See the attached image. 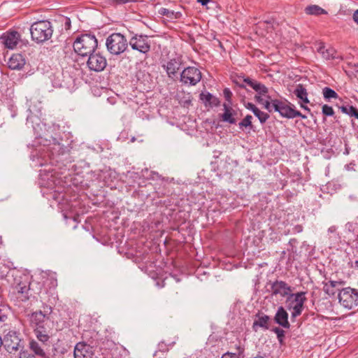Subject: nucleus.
Masks as SVG:
<instances>
[{
    "mask_svg": "<svg viewBox=\"0 0 358 358\" xmlns=\"http://www.w3.org/2000/svg\"><path fill=\"white\" fill-rule=\"evenodd\" d=\"M182 64V58L180 57L171 59L167 62L166 64H164L162 66L166 70L168 76L171 78H173L177 71L180 69Z\"/></svg>",
    "mask_w": 358,
    "mask_h": 358,
    "instance_id": "obj_16",
    "label": "nucleus"
},
{
    "mask_svg": "<svg viewBox=\"0 0 358 358\" xmlns=\"http://www.w3.org/2000/svg\"><path fill=\"white\" fill-rule=\"evenodd\" d=\"M274 321L281 327L289 329L288 313L282 306H280L274 316Z\"/></svg>",
    "mask_w": 358,
    "mask_h": 358,
    "instance_id": "obj_23",
    "label": "nucleus"
},
{
    "mask_svg": "<svg viewBox=\"0 0 358 358\" xmlns=\"http://www.w3.org/2000/svg\"><path fill=\"white\" fill-rule=\"evenodd\" d=\"M322 94L325 100L329 101L331 99H337L338 94L330 87H325L322 89Z\"/></svg>",
    "mask_w": 358,
    "mask_h": 358,
    "instance_id": "obj_33",
    "label": "nucleus"
},
{
    "mask_svg": "<svg viewBox=\"0 0 358 358\" xmlns=\"http://www.w3.org/2000/svg\"><path fill=\"white\" fill-rule=\"evenodd\" d=\"M128 44L129 42L125 36L120 33H113L106 38V41L108 52L115 55L124 52L127 48Z\"/></svg>",
    "mask_w": 358,
    "mask_h": 358,
    "instance_id": "obj_5",
    "label": "nucleus"
},
{
    "mask_svg": "<svg viewBox=\"0 0 358 358\" xmlns=\"http://www.w3.org/2000/svg\"><path fill=\"white\" fill-rule=\"evenodd\" d=\"M49 78L52 85L55 88L69 89L73 82V79L70 76H65L62 71H59L52 73Z\"/></svg>",
    "mask_w": 358,
    "mask_h": 358,
    "instance_id": "obj_12",
    "label": "nucleus"
},
{
    "mask_svg": "<svg viewBox=\"0 0 358 358\" xmlns=\"http://www.w3.org/2000/svg\"><path fill=\"white\" fill-rule=\"evenodd\" d=\"M339 109L342 113L350 115V117H355L358 120V110L352 106L343 105L339 107Z\"/></svg>",
    "mask_w": 358,
    "mask_h": 358,
    "instance_id": "obj_32",
    "label": "nucleus"
},
{
    "mask_svg": "<svg viewBox=\"0 0 358 358\" xmlns=\"http://www.w3.org/2000/svg\"><path fill=\"white\" fill-rule=\"evenodd\" d=\"M277 335V338L279 343L282 345L285 338V331L279 327H275L272 329Z\"/></svg>",
    "mask_w": 358,
    "mask_h": 358,
    "instance_id": "obj_37",
    "label": "nucleus"
},
{
    "mask_svg": "<svg viewBox=\"0 0 358 358\" xmlns=\"http://www.w3.org/2000/svg\"><path fill=\"white\" fill-rule=\"evenodd\" d=\"M243 82L252 88L259 94L266 96V94L268 92V88L264 85L249 77L244 78Z\"/></svg>",
    "mask_w": 358,
    "mask_h": 358,
    "instance_id": "obj_24",
    "label": "nucleus"
},
{
    "mask_svg": "<svg viewBox=\"0 0 358 358\" xmlns=\"http://www.w3.org/2000/svg\"><path fill=\"white\" fill-rule=\"evenodd\" d=\"M262 96V94H256V95H255V100H256L259 103H262H262H264V99L262 98V96Z\"/></svg>",
    "mask_w": 358,
    "mask_h": 358,
    "instance_id": "obj_48",
    "label": "nucleus"
},
{
    "mask_svg": "<svg viewBox=\"0 0 358 358\" xmlns=\"http://www.w3.org/2000/svg\"><path fill=\"white\" fill-rule=\"evenodd\" d=\"M245 106L247 109L252 111V113H254L255 110H256L257 108V107L255 104H253L252 103H250V102L245 104Z\"/></svg>",
    "mask_w": 358,
    "mask_h": 358,
    "instance_id": "obj_45",
    "label": "nucleus"
},
{
    "mask_svg": "<svg viewBox=\"0 0 358 358\" xmlns=\"http://www.w3.org/2000/svg\"><path fill=\"white\" fill-rule=\"evenodd\" d=\"M253 113L262 124L265 123L270 117L268 113L261 111L258 108L255 110Z\"/></svg>",
    "mask_w": 358,
    "mask_h": 358,
    "instance_id": "obj_34",
    "label": "nucleus"
},
{
    "mask_svg": "<svg viewBox=\"0 0 358 358\" xmlns=\"http://www.w3.org/2000/svg\"><path fill=\"white\" fill-rule=\"evenodd\" d=\"M221 358H238L236 353L227 352L222 355Z\"/></svg>",
    "mask_w": 358,
    "mask_h": 358,
    "instance_id": "obj_47",
    "label": "nucleus"
},
{
    "mask_svg": "<svg viewBox=\"0 0 358 358\" xmlns=\"http://www.w3.org/2000/svg\"><path fill=\"white\" fill-rule=\"evenodd\" d=\"M47 145V151L52 157L63 155L70 151L69 146L64 145L62 138H51Z\"/></svg>",
    "mask_w": 358,
    "mask_h": 358,
    "instance_id": "obj_13",
    "label": "nucleus"
},
{
    "mask_svg": "<svg viewBox=\"0 0 358 358\" xmlns=\"http://www.w3.org/2000/svg\"><path fill=\"white\" fill-rule=\"evenodd\" d=\"M31 36L33 41L40 43L49 40L52 35V24L48 20H40L34 22L30 27Z\"/></svg>",
    "mask_w": 358,
    "mask_h": 358,
    "instance_id": "obj_2",
    "label": "nucleus"
},
{
    "mask_svg": "<svg viewBox=\"0 0 358 358\" xmlns=\"http://www.w3.org/2000/svg\"><path fill=\"white\" fill-rule=\"evenodd\" d=\"M98 45L95 36L85 34L78 36L73 42V47L75 52L82 57L90 56L94 52Z\"/></svg>",
    "mask_w": 358,
    "mask_h": 358,
    "instance_id": "obj_1",
    "label": "nucleus"
},
{
    "mask_svg": "<svg viewBox=\"0 0 358 358\" xmlns=\"http://www.w3.org/2000/svg\"><path fill=\"white\" fill-rule=\"evenodd\" d=\"M210 1V0H197V1L203 6L206 5Z\"/></svg>",
    "mask_w": 358,
    "mask_h": 358,
    "instance_id": "obj_53",
    "label": "nucleus"
},
{
    "mask_svg": "<svg viewBox=\"0 0 358 358\" xmlns=\"http://www.w3.org/2000/svg\"><path fill=\"white\" fill-rule=\"evenodd\" d=\"M43 308V310H41L43 315L45 316V317L50 318V315L52 311V307L49 305L44 304Z\"/></svg>",
    "mask_w": 358,
    "mask_h": 358,
    "instance_id": "obj_40",
    "label": "nucleus"
},
{
    "mask_svg": "<svg viewBox=\"0 0 358 358\" xmlns=\"http://www.w3.org/2000/svg\"><path fill=\"white\" fill-rule=\"evenodd\" d=\"M231 104H227L226 103L223 104L224 113L222 114L221 118L223 122H228L229 124H236V120L234 115L237 113L231 108Z\"/></svg>",
    "mask_w": 358,
    "mask_h": 358,
    "instance_id": "obj_25",
    "label": "nucleus"
},
{
    "mask_svg": "<svg viewBox=\"0 0 358 358\" xmlns=\"http://www.w3.org/2000/svg\"><path fill=\"white\" fill-rule=\"evenodd\" d=\"M306 299L305 292H300L295 294L291 293L287 297L286 303H288L287 308L293 310L292 312V317H296L301 314Z\"/></svg>",
    "mask_w": 358,
    "mask_h": 358,
    "instance_id": "obj_7",
    "label": "nucleus"
},
{
    "mask_svg": "<svg viewBox=\"0 0 358 358\" xmlns=\"http://www.w3.org/2000/svg\"><path fill=\"white\" fill-rule=\"evenodd\" d=\"M306 13L308 15H320L327 14V12L317 5H310L306 8Z\"/></svg>",
    "mask_w": 358,
    "mask_h": 358,
    "instance_id": "obj_29",
    "label": "nucleus"
},
{
    "mask_svg": "<svg viewBox=\"0 0 358 358\" xmlns=\"http://www.w3.org/2000/svg\"><path fill=\"white\" fill-rule=\"evenodd\" d=\"M65 27L66 29H69L71 27V20H70V18H69V17L66 18Z\"/></svg>",
    "mask_w": 358,
    "mask_h": 358,
    "instance_id": "obj_52",
    "label": "nucleus"
},
{
    "mask_svg": "<svg viewBox=\"0 0 358 358\" xmlns=\"http://www.w3.org/2000/svg\"><path fill=\"white\" fill-rule=\"evenodd\" d=\"M129 44L133 50L143 54L149 52L151 48L148 36L143 34H135L130 38Z\"/></svg>",
    "mask_w": 358,
    "mask_h": 358,
    "instance_id": "obj_10",
    "label": "nucleus"
},
{
    "mask_svg": "<svg viewBox=\"0 0 358 358\" xmlns=\"http://www.w3.org/2000/svg\"><path fill=\"white\" fill-rule=\"evenodd\" d=\"M44 164H45L44 163H43V162H40V163L38 164V166H43Z\"/></svg>",
    "mask_w": 358,
    "mask_h": 358,
    "instance_id": "obj_56",
    "label": "nucleus"
},
{
    "mask_svg": "<svg viewBox=\"0 0 358 358\" xmlns=\"http://www.w3.org/2000/svg\"><path fill=\"white\" fill-rule=\"evenodd\" d=\"M264 22H265V23H266V24H270V25H271V27L272 29H273V28H274V27H273V24H274L275 21H274V20H273V19H271V20H266Z\"/></svg>",
    "mask_w": 358,
    "mask_h": 358,
    "instance_id": "obj_51",
    "label": "nucleus"
},
{
    "mask_svg": "<svg viewBox=\"0 0 358 358\" xmlns=\"http://www.w3.org/2000/svg\"><path fill=\"white\" fill-rule=\"evenodd\" d=\"M7 319V315L4 313V310L0 308V322H4Z\"/></svg>",
    "mask_w": 358,
    "mask_h": 358,
    "instance_id": "obj_46",
    "label": "nucleus"
},
{
    "mask_svg": "<svg viewBox=\"0 0 358 358\" xmlns=\"http://www.w3.org/2000/svg\"><path fill=\"white\" fill-rule=\"evenodd\" d=\"M200 99L206 106L217 107L220 104V99L208 92H201L200 94Z\"/></svg>",
    "mask_w": 358,
    "mask_h": 358,
    "instance_id": "obj_26",
    "label": "nucleus"
},
{
    "mask_svg": "<svg viewBox=\"0 0 358 358\" xmlns=\"http://www.w3.org/2000/svg\"><path fill=\"white\" fill-rule=\"evenodd\" d=\"M117 5H121L127 3L129 0H113Z\"/></svg>",
    "mask_w": 358,
    "mask_h": 358,
    "instance_id": "obj_49",
    "label": "nucleus"
},
{
    "mask_svg": "<svg viewBox=\"0 0 358 358\" xmlns=\"http://www.w3.org/2000/svg\"><path fill=\"white\" fill-rule=\"evenodd\" d=\"M294 94L299 99L301 102H299L300 106L308 112H310V109L303 103H308L309 99L308 98V92L304 86L301 84H299L294 91Z\"/></svg>",
    "mask_w": 358,
    "mask_h": 358,
    "instance_id": "obj_20",
    "label": "nucleus"
},
{
    "mask_svg": "<svg viewBox=\"0 0 358 358\" xmlns=\"http://www.w3.org/2000/svg\"><path fill=\"white\" fill-rule=\"evenodd\" d=\"M266 98L268 99L267 100L264 101V103H262L264 106V108L268 110V111H271V108L273 107L272 106V100L271 96H266Z\"/></svg>",
    "mask_w": 358,
    "mask_h": 358,
    "instance_id": "obj_41",
    "label": "nucleus"
},
{
    "mask_svg": "<svg viewBox=\"0 0 358 358\" xmlns=\"http://www.w3.org/2000/svg\"><path fill=\"white\" fill-rule=\"evenodd\" d=\"M7 64L12 70H20L25 64V59L21 54H13L9 58Z\"/></svg>",
    "mask_w": 358,
    "mask_h": 358,
    "instance_id": "obj_22",
    "label": "nucleus"
},
{
    "mask_svg": "<svg viewBox=\"0 0 358 358\" xmlns=\"http://www.w3.org/2000/svg\"><path fill=\"white\" fill-rule=\"evenodd\" d=\"M224 96L227 101V104H231L232 92L229 88H225L223 90Z\"/></svg>",
    "mask_w": 358,
    "mask_h": 358,
    "instance_id": "obj_39",
    "label": "nucleus"
},
{
    "mask_svg": "<svg viewBox=\"0 0 358 358\" xmlns=\"http://www.w3.org/2000/svg\"><path fill=\"white\" fill-rule=\"evenodd\" d=\"M336 53V51L334 48H329L325 50V52H323V55L322 57L325 59H333L337 58Z\"/></svg>",
    "mask_w": 358,
    "mask_h": 358,
    "instance_id": "obj_36",
    "label": "nucleus"
},
{
    "mask_svg": "<svg viewBox=\"0 0 358 358\" xmlns=\"http://www.w3.org/2000/svg\"><path fill=\"white\" fill-rule=\"evenodd\" d=\"M343 281H335V280H329L327 282L324 284L323 290L328 295H334L336 293L335 288L341 285H343Z\"/></svg>",
    "mask_w": 358,
    "mask_h": 358,
    "instance_id": "obj_28",
    "label": "nucleus"
},
{
    "mask_svg": "<svg viewBox=\"0 0 358 358\" xmlns=\"http://www.w3.org/2000/svg\"><path fill=\"white\" fill-rule=\"evenodd\" d=\"M20 34L16 31L7 32L2 36L3 43L7 48L13 49L20 40Z\"/></svg>",
    "mask_w": 358,
    "mask_h": 358,
    "instance_id": "obj_21",
    "label": "nucleus"
},
{
    "mask_svg": "<svg viewBox=\"0 0 358 358\" xmlns=\"http://www.w3.org/2000/svg\"><path fill=\"white\" fill-rule=\"evenodd\" d=\"M271 295H280L282 297L288 296L292 292V287L282 280H275L271 284Z\"/></svg>",
    "mask_w": 358,
    "mask_h": 358,
    "instance_id": "obj_15",
    "label": "nucleus"
},
{
    "mask_svg": "<svg viewBox=\"0 0 358 358\" xmlns=\"http://www.w3.org/2000/svg\"><path fill=\"white\" fill-rule=\"evenodd\" d=\"M50 284H51L53 287H56V286H57V280H56V279H54V278L50 279Z\"/></svg>",
    "mask_w": 358,
    "mask_h": 358,
    "instance_id": "obj_54",
    "label": "nucleus"
},
{
    "mask_svg": "<svg viewBox=\"0 0 358 358\" xmlns=\"http://www.w3.org/2000/svg\"><path fill=\"white\" fill-rule=\"evenodd\" d=\"M352 18H353V20L357 23L358 24V10H356L354 13H353V16H352Z\"/></svg>",
    "mask_w": 358,
    "mask_h": 358,
    "instance_id": "obj_50",
    "label": "nucleus"
},
{
    "mask_svg": "<svg viewBox=\"0 0 358 358\" xmlns=\"http://www.w3.org/2000/svg\"><path fill=\"white\" fill-rule=\"evenodd\" d=\"M50 346L48 343H39L35 340L29 341V348L37 356L41 358H48L46 353L48 348Z\"/></svg>",
    "mask_w": 358,
    "mask_h": 358,
    "instance_id": "obj_18",
    "label": "nucleus"
},
{
    "mask_svg": "<svg viewBox=\"0 0 358 358\" xmlns=\"http://www.w3.org/2000/svg\"><path fill=\"white\" fill-rule=\"evenodd\" d=\"M327 48H325L323 43H320L317 47V52H319L322 56L323 55V52H325Z\"/></svg>",
    "mask_w": 358,
    "mask_h": 358,
    "instance_id": "obj_44",
    "label": "nucleus"
},
{
    "mask_svg": "<svg viewBox=\"0 0 358 358\" xmlns=\"http://www.w3.org/2000/svg\"><path fill=\"white\" fill-rule=\"evenodd\" d=\"M272 106L274 110L278 112L283 117L288 119H293L296 117H300L302 119L307 118V117L303 115L300 111L296 110L294 108V105L291 104L287 100H272Z\"/></svg>",
    "mask_w": 358,
    "mask_h": 358,
    "instance_id": "obj_6",
    "label": "nucleus"
},
{
    "mask_svg": "<svg viewBox=\"0 0 358 358\" xmlns=\"http://www.w3.org/2000/svg\"><path fill=\"white\" fill-rule=\"evenodd\" d=\"M327 48H325L323 43H320L317 47V52H319L322 56L323 55V52H325Z\"/></svg>",
    "mask_w": 358,
    "mask_h": 358,
    "instance_id": "obj_43",
    "label": "nucleus"
},
{
    "mask_svg": "<svg viewBox=\"0 0 358 358\" xmlns=\"http://www.w3.org/2000/svg\"><path fill=\"white\" fill-rule=\"evenodd\" d=\"M87 64L90 70L99 72L104 70L107 66V61L99 52H94L90 55Z\"/></svg>",
    "mask_w": 358,
    "mask_h": 358,
    "instance_id": "obj_14",
    "label": "nucleus"
},
{
    "mask_svg": "<svg viewBox=\"0 0 358 358\" xmlns=\"http://www.w3.org/2000/svg\"><path fill=\"white\" fill-rule=\"evenodd\" d=\"M327 48H325L323 43H320L317 47V52H319L322 56L323 55V52H325Z\"/></svg>",
    "mask_w": 358,
    "mask_h": 358,
    "instance_id": "obj_42",
    "label": "nucleus"
},
{
    "mask_svg": "<svg viewBox=\"0 0 358 358\" xmlns=\"http://www.w3.org/2000/svg\"><path fill=\"white\" fill-rule=\"evenodd\" d=\"M252 117L250 115H247L241 122H239L238 126L240 129H243V127H250L251 129L252 128Z\"/></svg>",
    "mask_w": 358,
    "mask_h": 358,
    "instance_id": "obj_35",
    "label": "nucleus"
},
{
    "mask_svg": "<svg viewBox=\"0 0 358 358\" xmlns=\"http://www.w3.org/2000/svg\"><path fill=\"white\" fill-rule=\"evenodd\" d=\"M201 71L194 66L185 68L180 73V82L188 86H194L201 80Z\"/></svg>",
    "mask_w": 358,
    "mask_h": 358,
    "instance_id": "obj_9",
    "label": "nucleus"
},
{
    "mask_svg": "<svg viewBox=\"0 0 358 358\" xmlns=\"http://www.w3.org/2000/svg\"><path fill=\"white\" fill-rule=\"evenodd\" d=\"M297 232H301L302 231V227L301 225H297L295 227Z\"/></svg>",
    "mask_w": 358,
    "mask_h": 358,
    "instance_id": "obj_55",
    "label": "nucleus"
},
{
    "mask_svg": "<svg viewBox=\"0 0 358 358\" xmlns=\"http://www.w3.org/2000/svg\"><path fill=\"white\" fill-rule=\"evenodd\" d=\"M339 303L347 309H352L358 305V290L351 287L342 289L338 293Z\"/></svg>",
    "mask_w": 358,
    "mask_h": 358,
    "instance_id": "obj_8",
    "label": "nucleus"
},
{
    "mask_svg": "<svg viewBox=\"0 0 358 358\" xmlns=\"http://www.w3.org/2000/svg\"><path fill=\"white\" fill-rule=\"evenodd\" d=\"M355 265L358 267V259L355 261Z\"/></svg>",
    "mask_w": 358,
    "mask_h": 358,
    "instance_id": "obj_57",
    "label": "nucleus"
},
{
    "mask_svg": "<svg viewBox=\"0 0 358 358\" xmlns=\"http://www.w3.org/2000/svg\"><path fill=\"white\" fill-rule=\"evenodd\" d=\"M158 13L159 14L166 16L167 18L171 20L178 19L181 17V13L180 12H175L166 8H161L158 10Z\"/></svg>",
    "mask_w": 358,
    "mask_h": 358,
    "instance_id": "obj_30",
    "label": "nucleus"
},
{
    "mask_svg": "<svg viewBox=\"0 0 358 358\" xmlns=\"http://www.w3.org/2000/svg\"><path fill=\"white\" fill-rule=\"evenodd\" d=\"M269 321L270 317L268 315L264 314L263 313L258 312L255 315V320L252 324V329L255 331H257L258 328L261 327L265 330L269 329Z\"/></svg>",
    "mask_w": 358,
    "mask_h": 358,
    "instance_id": "obj_19",
    "label": "nucleus"
},
{
    "mask_svg": "<svg viewBox=\"0 0 358 358\" xmlns=\"http://www.w3.org/2000/svg\"><path fill=\"white\" fill-rule=\"evenodd\" d=\"M50 331V330H46V331L43 330V331H34V333L39 342L49 344V341H50V336L49 335Z\"/></svg>",
    "mask_w": 358,
    "mask_h": 358,
    "instance_id": "obj_31",
    "label": "nucleus"
},
{
    "mask_svg": "<svg viewBox=\"0 0 358 358\" xmlns=\"http://www.w3.org/2000/svg\"><path fill=\"white\" fill-rule=\"evenodd\" d=\"M322 113L324 116H334V110L333 108L327 104L322 106Z\"/></svg>",
    "mask_w": 358,
    "mask_h": 358,
    "instance_id": "obj_38",
    "label": "nucleus"
},
{
    "mask_svg": "<svg viewBox=\"0 0 358 358\" xmlns=\"http://www.w3.org/2000/svg\"><path fill=\"white\" fill-rule=\"evenodd\" d=\"M5 350L9 354H15L24 350L23 340L20 334L15 330L9 331L2 338Z\"/></svg>",
    "mask_w": 358,
    "mask_h": 358,
    "instance_id": "obj_3",
    "label": "nucleus"
},
{
    "mask_svg": "<svg viewBox=\"0 0 358 358\" xmlns=\"http://www.w3.org/2000/svg\"><path fill=\"white\" fill-rule=\"evenodd\" d=\"M69 350L67 343L61 340H57L53 346V355L55 357H60L66 354Z\"/></svg>",
    "mask_w": 358,
    "mask_h": 358,
    "instance_id": "obj_27",
    "label": "nucleus"
},
{
    "mask_svg": "<svg viewBox=\"0 0 358 358\" xmlns=\"http://www.w3.org/2000/svg\"><path fill=\"white\" fill-rule=\"evenodd\" d=\"M98 341L93 338V336L76 343L74 347V358H94Z\"/></svg>",
    "mask_w": 358,
    "mask_h": 358,
    "instance_id": "obj_4",
    "label": "nucleus"
},
{
    "mask_svg": "<svg viewBox=\"0 0 358 358\" xmlns=\"http://www.w3.org/2000/svg\"><path fill=\"white\" fill-rule=\"evenodd\" d=\"M34 285V283H29L28 282H20L15 286V289L20 296L18 297L22 301L29 300L30 296H32V293H29L33 290L32 287Z\"/></svg>",
    "mask_w": 358,
    "mask_h": 358,
    "instance_id": "obj_17",
    "label": "nucleus"
},
{
    "mask_svg": "<svg viewBox=\"0 0 358 358\" xmlns=\"http://www.w3.org/2000/svg\"><path fill=\"white\" fill-rule=\"evenodd\" d=\"M50 318L43 315L41 310L34 312L30 315V325L34 331L50 330Z\"/></svg>",
    "mask_w": 358,
    "mask_h": 358,
    "instance_id": "obj_11",
    "label": "nucleus"
}]
</instances>
